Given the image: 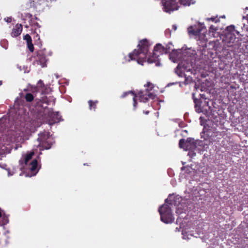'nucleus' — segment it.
<instances>
[{
    "label": "nucleus",
    "instance_id": "obj_37",
    "mask_svg": "<svg viewBox=\"0 0 248 248\" xmlns=\"http://www.w3.org/2000/svg\"><path fill=\"white\" fill-rule=\"evenodd\" d=\"M143 113L145 114L146 115H147L149 113V111H143Z\"/></svg>",
    "mask_w": 248,
    "mask_h": 248
},
{
    "label": "nucleus",
    "instance_id": "obj_12",
    "mask_svg": "<svg viewBox=\"0 0 248 248\" xmlns=\"http://www.w3.org/2000/svg\"><path fill=\"white\" fill-rule=\"evenodd\" d=\"M191 140L190 139H187L186 140L182 139L179 140V146L180 148H183L186 151H187L188 143Z\"/></svg>",
    "mask_w": 248,
    "mask_h": 248
},
{
    "label": "nucleus",
    "instance_id": "obj_13",
    "mask_svg": "<svg viewBox=\"0 0 248 248\" xmlns=\"http://www.w3.org/2000/svg\"><path fill=\"white\" fill-rule=\"evenodd\" d=\"M201 31V30L199 28L194 29L192 26L188 28V32L189 34L195 36L199 35Z\"/></svg>",
    "mask_w": 248,
    "mask_h": 248
},
{
    "label": "nucleus",
    "instance_id": "obj_33",
    "mask_svg": "<svg viewBox=\"0 0 248 248\" xmlns=\"http://www.w3.org/2000/svg\"><path fill=\"white\" fill-rule=\"evenodd\" d=\"M4 20L7 23H10L12 21V18L7 17L4 18Z\"/></svg>",
    "mask_w": 248,
    "mask_h": 248
},
{
    "label": "nucleus",
    "instance_id": "obj_24",
    "mask_svg": "<svg viewBox=\"0 0 248 248\" xmlns=\"http://www.w3.org/2000/svg\"><path fill=\"white\" fill-rule=\"evenodd\" d=\"M177 50H173L172 52L170 54V58H173L175 60L179 58Z\"/></svg>",
    "mask_w": 248,
    "mask_h": 248
},
{
    "label": "nucleus",
    "instance_id": "obj_21",
    "mask_svg": "<svg viewBox=\"0 0 248 248\" xmlns=\"http://www.w3.org/2000/svg\"><path fill=\"white\" fill-rule=\"evenodd\" d=\"M226 30L227 31V33H236L237 35L239 34V32L235 30V27L233 25H231L227 27Z\"/></svg>",
    "mask_w": 248,
    "mask_h": 248
},
{
    "label": "nucleus",
    "instance_id": "obj_22",
    "mask_svg": "<svg viewBox=\"0 0 248 248\" xmlns=\"http://www.w3.org/2000/svg\"><path fill=\"white\" fill-rule=\"evenodd\" d=\"M29 23L30 25L34 28V30H36L37 28H40L41 27L37 21H35L34 18L31 19Z\"/></svg>",
    "mask_w": 248,
    "mask_h": 248
},
{
    "label": "nucleus",
    "instance_id": "obj_9",
    "mask_svg": "<svg viewBox=\"0 0 248 248\" xmlns=\"http://www.w3.org/2000/svg\"><path fill=\"white\" fill-rule=\"evenodd\" d=\"M22 29V25L21 24H17L12 30L11 36L13 37L19 36L21 33Z\"/></svg>",
    "mask_w": 248,
    "mask_h": 248
},
{
    "label": "nucleus",
    "instance_id": "obj_28",
    "mask_svg": "<svg viewBox=\"0 0 248 248\" xmlns=\"http://www.w3.org/2000/svg\"><path fill=\"white\" fill-rule=\"evenodd\" d=\"M28 48L31 52H33L34 50L33 45L32 42L27 43Z\"/></svg>",
    "mask_w": 248,
    "mask_h": 248
},
{
    "label": "nucleus",
    "instance_id": "obj_6",
    "mask_svg": "<svg viewBox=\"0 0 248 248\" xmlns=\"http://www.w3.org/2000/svg\"><path fill=\"white\" fill-rule=\"evenodd\" d=\"M46 49H42L37 51L36 52L35 61L38 65H40L42 67H44L46 66V62L47 59L46 58Z\"/></svg>",
    "mask_w": 248,
    "mask_h": 248
},
{
    "label": "nucleus",
    "instance_id": "obj_3",
    "mask_svg": "<svg viewBox=\"0 0 248 248\" xmlns=\"http://www.w3.org/2000/svg\"><path fill=\"white\" fill-rule=\"evenodd\" d=\"M49 132L44 131L38 134L37 141L39 142L38 146L43 149L48 150L51 148L53 144L52 142L49 140Z\"/></svg>",
    "mask_w": 248,
    "mask_h": 248
},
{
    "label": "nucleus",
    "instance_id": "obj_23",
    "mask_svg": "<svg viewBox=\"0 0 248 248\" xmlns=\"http://www.w3.org/2000/svg\"><path fill=\"white\" fill-rule=\"evenodd\" d=\"M160 219L163 222L169 224L172 223L174 221V218H160Z\"/></svg>",
    "mask_w": 248,
    "mask_h": 248
},
{
    "label": "nucleus",
    "instance_id": "obj_8",
    "mask_svg": "<svg viewBox=\"0 0 248 248\" xmlns=\"http://www.w3.org/2000/svg\"><path fill=\"white\" fill-rule=\"evenodd\" d=\"M137 95V97L139 98L140 101L146 102L148 101L149 98H152L153 96V94L149 92L148 90H146L145 92L140 91Z\"/></svg>",
    "mask_w": 248,
    "mask_h": 248
},
{
    "label": "nucleus",
    "instance_id": "obj_17",
    "mask_svg": "<svg viewBox=\"0 0 248 248\" xmlns=\"http://www.w3.org/2000/svg\"><path fill=\"white\" fill-rule=\"evenodd\" d=\"M38 166V161L37 159H33L31 163H30V169L32 172L36 173V170Z\"/></svg>",
    "mask_w": 248,
    "mask_h": 248
},
{
    "label": "nucleus",
    "instance_id": "obj_41",
    "mask_svg": "<svg viewBox=\"0 0 248 248\" xmlns=\"http://www.w3.org/2000/svg\"><path fill=\"white\" fill-rule=\"evenodd\" d=\"M42 93H46V92H45V91H42Z\"/></svg>",
    "mask_w": 248,
    "mask_h": 248
},
{
    "label": "nucleus",
    "instance_id": "obj_14",
    "mask_svg": "<svg viewBox=\"0 0 248 248\" xmlns=\"http://www.w3.org/2000/svg\"><path fill=\"white\" fill-rule=\"evenodd\" d=\"M20 96L21 97H24L27 102H31L32 101L34 98L33 94L31 93H27L25 95H24L23 93H20Z\"/></svg>",
    "mask_w": 248,
    "mask_h": 248
},
{
    "label": "nucleus",
    "instance_id": "obj_2",
    "mask_svg": "<svg viewBox=\"0 0 248 248\" xmlns=\"http://www.w3.org/2000/svg\"><path fill=\"white\" fill-rule=\"evenodd\" d=\"M174 198L170 195L167 199L165 200V203L159 206L158 208V212L160 217H172L171 207L174 203Z\"/></svg>",
    "mask_w": 248,
    "mask_h": 248
},
{
    "label": "nucleus",
    "instance_id": "obj_20",
    "mask_svg": "<svg viewBox=\"0 0 248 248\" xmlns=\"http://www.w3.org/2000/svg\"><path fill=\"white\" fill-rule=\"evenodd\" d=\"M98 103V101L97 100L96 101H93L91 100H90L88 101V104L89 106V109L90 110L93 109L94 110H95L96 108V105Z\"/></svg>",
    "mask_w": 248,
    "mask_h": 248
},
{
    "label": "nucleus",
    "instance_id": "obj_29",
    "mask_svg": "<svg viewBox=\"0 0 248 248\" xmlns=\"http://www.w3.org/2000/svg\"><path fill=\"white\" fill-rule=\"evenodd\" d=\"M181 170H186V173H189L190 171V168L188 167V166H184V167H182Z\"/></svg>",
    "mask_w": 248,
    "mask_h": 248
},
{
    "label": "nucleus",
    "instance_id": "obj_1",
    "mask_svg": "<svg viewBox=\"0 0 248 248\" xmlns=\"http://www.w3.org/2000/svg\"><path fill=\"white\" fill-rule=\"evenodd\" d=\"M149 46L147 39L140 40L138 45V49H135L132 53H129L128 62L136 60L141 65H143V63L146 61L149 63L155 62L160 55L168 53L170 48L168 45L164 46L161 44L158 43L154 47L153 55L147 57Z\"/></svg>",
    "mask_w": 248,
    "mask_h": 248
},
{
    "label": "nucleus",
    "instance_id": "obj_4",
    "mask_svg": "<svg viewBox=\"0 0 248 248\" xmlns=\"http://www.w3.org/2000/svg\"><path fill=\"white\" fill-rule=\"evenodd\" d=\"M56 0H30V2L37 12L43 11L45 8L49 5L53 1Z\"/></svg>",
    "mask_w": 248,
    "mask_h": 248
},
{
    "label": "nucleus",
    "instance_id": "obj_38",
    "mask_svg": "<svg viewBox=\"0 0 248 248\" xmlns=\"http://www.w3.org/2000/svg\"><path fill=\"white\" fill-rule=\"evenodd\" d=\"M182 218H177L176 220V223L177 224L178 221H179V220H181Z\"/></svg>",
    "mask_w": 248,
    "mask_h": 248
},
{
    "label": "nucleus",
    "instance_id": "obj_18",
    "mask_svg": "<svg viewBox=\"0 0 248 248\" xmlns=\"http://www.w3.org/2000/svg\"><path fill=\"white\" fill-rule=\"evenodd\" d=\"M188 139H190L191 140L188 143V147L187 150H192L196 148V143L194 141V139L191 138H188Z\"/></svg>",
    "mask_w": 248,
    "mask_h": 248
},
{
    "label": "nucleus",
    "instance_id": "obj_19",
    "mask_svg": "<svg viewBox=\"0 0 248 248\" xmlns=\"http://www.w3.org/2000/svg\"><path fill=\"white\" fill-rule=\"evenodd\" d=\"M179 2L181 5L185 6H189L195 2L193 0H179Z\"/></svg>",
    "mask_w": 248,
    "mask_h": 248
},
{
    "label": "nucleus",
    "instance_id": "obj_35",
    "mask_svg": "<svg viewBox=\"0 0 248 248\" xmlns=\"http://www.w3.org/2000/svg\"><path fill=\"white\" fill-rule=\"evenodd\" d=\"M152 84L150 82H147L146 84V87H150Z\"/></svg>",
    "mask_w": 248,
    "mask_h": 248
},
{
    "label": "nucleus",
    "instance_id": "obj_15",
    "mask_svg": "<svg viewBox=\"0 0 248 248\" xmlns=\"http://www.w3.org/2000/svg\"><path fill=\"white\" fill-rule=\"evenodd\" d=\"M193 101L195 104V108H196V110L198 112H201L202 111L201 108V101L197 99L194 98V94L193 93Z\"/></svg>",
    "mask_w": 248,
    "mask_h": 248
},
{
    "label": "nucleus",
    "instance_id": "obj_36",
    "mask_svg": "<svg viewBox=\"0 0 248 248\" xmlns=\"http://www.w3.org/2000/svg\"><path fill=\"white\" fill-rule=\"evenodd\" d=\"M33 18H34V19H35V21H36V20H37V21H39V20H40V19H39V18H38V17H36V16H34V17H33Z\"/></svg>",
    "mask_w": 248,
    "mask_h": 248
},
{
    "label": "nucleus",
    "instance_id": "obj_40",
    "mask_svg": "<svg viewBox=\"0 0 248 248\" xmlns=\"http://www.w3.org/2000/svg\"><path fill=\"white\" fill-rule=\"evenodd\" d=\"M2 84V81L0 80V86H1Z\"/></svg>",
    "mask_w": 248,
    "mask_h": 248
},
{
    "label": "nucleus",
    "instance_id": "obj_39",
    "mask_svg": "<svg viewBox=\"0 0 248 248\" xmlns=\"http://www.w3.org/2000/svg\"><path fill=\"white\" fill-rule=\"evenodd\" d=\"M173 28L174 29V30H176L177 28H176V26L173 25Z\"/></svg>",
    "mask_w": 248,
    "mask_h": 248
},
{
    "label": "nucleus",
    "instance_id": "obj_16",
    "mask_svg": "<svg viewBox=\"0 0 248 248\" xmlns=\"http://www.w3.org/2000/svg\"><path fill=\"white\" fill-rule=\"evenodd\" d=\"M236 33H226V37L228 40L229 43H233L235 41L236 39L238 40V39L236 37Z\"/></svg>",
    "mask_w": 248,
    "mask_h": 248
},
{
    "label": "nucleus",
    "instance_id": "obj_26",
    "mask_svg": "<svg viewBox=\"0 0 248 248\" xmlns=\"http://www.w3.org/2000/svg\"><path fill=\"white\" fill-rule=\"evenodd\" d=\"M41 103H45L46 105H49V100L46 96L42 97L41 100H40Z\"/></svg>",
    "mask_w": 248,
    "mask_h": 248
},
{
    "label": "nucleus",
    "instance_id": "obj_7",
    "mask_svg": "<svg viewBox=\"0 0 248 248\" xmlns=\"http://www.w3.org/2000/svg\"><path fill=\"white\" fill-rule=\"evenodd\" d=\"M49 124H52L60 122L61 116L58 112L49 111L48 113Z\"/></svg>",
    "mask_w": 248,
    "mask_h": 248
},
{
    "label": "nucleus",
    "instance_id": "obj_34",
    "mask_svg": "<svg viewBox=\"0 0 248 248\" xmlns=\"http://www.w3.org/2000/svg\"><path fill=\"white\" fill-rule=\"evenodd\" d=\"M38 85H40L41 87H42H42H44V86H44V83H43V81H42V80H40L38 81Z\"/></svg>",
    "mask_w": 248,
    "mask_h": 248
},
{
    "label": "nucleus",
    "instance_id": "obj_30",
    "mask_svg": "<svg viewBox=\"0 0 248 248\" xmlns=\"http://www.w3.org/2000/svg\"><path fill=\"white\" fill-rule=\"evenodd\" d=\"M217 17H211V18H208L207 19V20L209 21V20H211L213 22H217V21H219V19H217Z\"/></svg>",
    "mask_w": 248,
    "mask_h": 248
},
{
    "label": "nucleus",
    "instance_id": "obj_32",
    "mask_svg": "<svg viewBox=\"0 0 248 248\" xmlns=\"http://www.w3.org/2000/svg\"><path fill=\"white\" fill-rule=\"evenodd\" d=\"M217 31V29L214 26L212 25L210 27V31H212V32L215 31Z\"/></svg>",
    "mask_w": 248,
    "mask_h": 248
},
{
    "label": "nucleus",
    "instance_id": "obj_5",
    "mask_svg": "<svg viewBox=\"0 0 248 248\" xmlns=\"http://www.w3.org/2000/svg\"><path fill=\"white\" fill-rule=\"evenodd\" d=\"M164 11L170 13L175 10H178L179 8V0H164L161 1Z\"/></svg>",
    "mask_w": 248,
    "mask_h": 248
},
{
    "label": "nucleus",
    "instance_id": "obj_10",
    "mask_svg": "<svg viewBox=\"0 0 248 248\" xmlns=\"http://www.w3.org/2000/svg\"><path fill=\"white\" fill-rule=\"evenodd\" d=\"M34 155V152H31L27 154H26L23 158L19 160V163L21 165H23V164L25 165H27L29 160H30L32 156Z\"/></svg>",
    "mask_w": 248,
    "mask_h": 248
},
{
    "label": "nucleus",
    "instance_id": "obj_11",
    "mask_svg": "<svg viewBox=\"0 0 248 248\" xmlns=\"http://www.w3.org/2000/svg\"><path fill=\"white\" fill-rule=\"evenodd\" d=\"M131 94L133 96V107L134 108H136L137 107V102L136 98L137 97V95L134 93L133 91H128L125 93H124L122 95V98H124L128 94Z\"/></svg>",
    "mask_w": 248,
    "mask_h": 248
},
{
    "label": "nucleus",
    "instance_id": "obj_27",
    "mask_svg": "<svg viewBox=\"0 0 248 248\" xmlns=\"http://www.w3.org/2000/svg\"><path fill=\"white\" fill-rule=\"evenodd\" d=\"M24 39L27 41V43L32 42V39L31 36L28 34H27L24 36Z\"/></svg>",
    "mask_w": 248,
    "mask_h": 248
},
{
    "label": "nucleus",
    "instance_id": "obj_25",
    "mask_svg": "<svg viewBox=\"0 0 248 248\" xmlns=\"http://www.w3.org/2000/svg\"><path fill=\"white\" fill-rule=\"evenodd\" d=\"M9 222L8 218H0V226L7 224Z\"/></svg>",
    "mask_w": 248,
    "mask_h": 248
},
{
    "label": "nucleus",
    "instance_id": "obj_31",
    "mask_svg": "<svg viewBox=\"0 0 248 248\" xmlns=\"http://www.w3.org/2000/svg\"><path fill=\"white\" fill-rule=\"evenodd\" d=\"M26 17L29 18L31 19H33V16L30 13H27L26 15Z\"/></svg>",
    "mask_w": 248,
    "mask_h": 248
}]
</instances>
